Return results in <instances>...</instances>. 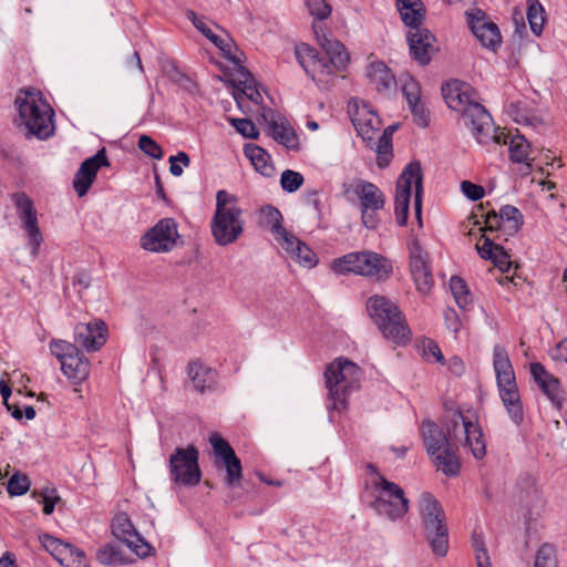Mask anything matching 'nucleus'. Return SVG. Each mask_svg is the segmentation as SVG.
I'll return each instance as SVG.
<instances>
[{"label":"nucleus","instance_id":"nucleus-64","mask_svg":"<svg viewBox=\"0 0 567 567\" xmlns=\"http://www.w3.org/2000/svg\"><path fill=\"white\" fill-rule=\"evenodd\" d=\"M422 192H423V184H422V181H419L417 179V192L416 194H414V209H415V216H416V219L420 224V226H422Z\"/></svg>","mask_w":567,"mask_h":567},{"label":"nucleus","instance_id":"nucleus-62","mask_svg":"<svg viewBox=\"0 0 567 567\" xmlns=\"http://www.w3.org/2000/svg\"><path fill=\"white\" fill-rule=\"evenodd\" d=\"M423 352L426 360L433 359L435 362L444 364V355L436 342L429 340L427 343L424 344Z\"/></svg>","mask_w":567,"mask_h":567},{"label":"nucleus","instance_id":"nucleus-14","mask_svg":"<svg viewBox=\"0 0 567 567\" xmlns=\"http://www.w3.org/2000/svg\"><path fill=\"white\" fill-rule=\"evenodd\" d=\"M245 220L241 208H231L227 212L215 210L212 218V235L219 246L234 244L244 233Z\"/></svg>","mask_w":567,"mask_h":567},{"label":"nucleus","instance_id":"nucleus-16","mask_svg":"<svg viewBox=\"0 0 567 567\" xmlns=\"http://www.w3.org/2000/svg\"><path fill=\"white\" fill-rule=\"evenodd\" d=\"M11 199L21 221V228L27 233L31 254L35 257L39 254L43 238L34 203L25 193L20 192L12 194Z\"/></svg>","mask_w":567,"mask_h":567},{"label":"nucleus","instance_id":"nucleus-19","mask_svg":"<svg viewBox=\"0 0 567 567\" xmlns=\"http://www.w3.org/2000/svg\"><path fill=\"white\" fill-rule=\"evenodd\" d=\"M112 533L138 557L145 558L151 555L152 546L140 535L127 514L120 513L113 518Z\"/></svg>","mask_w":567,"mask_h":567},{"label":"nucleus","instance_id":"nucleus-4","mask_svg":"<svg viewBox=\"0 0 567 567\" xmlns=\"http://www.w3.org/2000/svg\"><path fill=\"white\" fill-rule=\"evenodd\" d=\"M367 310L388 340L404 344L410 340V329L399 307L384 296H372L368 299Z\"/></svg>","mask_w":567,"mask_h":567},{"label":"nucleus","instance_id":"nucleus-29","mask_svg":"<svg viewBox=\"0 0 567 567\" xmlns=\"http://www.w3.org/2000/svg\"><path fill=\"white\" fill-rule=\"evenodd\" d=\"M497 390L508 417L519 426L524 421V409L517 383L498 386Z\"/></svg>","mask_w":567,"mask_h":567},{"label":"nucleus","instance_id":"nucleus-25","mask_svg":"<svg viewBox=\"0 0 567 567\" xmlns=\"http://www.w3.org/2000/svg\"><path fill=\"white\" fill-rule=\"evenodd\" d=\"M411 56L421 65H426L434 51V35L424 28L409 30L406 34Z\"/></svg>","mask_w":567,"mask_h":567},{"label":"nucleus","instance_id":"nucleus-58","mask_svg":"<svg viewBox=\"0 0 567 567\" xmlns=\"http://www.w3.org/2000/svg\"><path fill=\"white\" fill-rule=\"evenodd\" d=\"M239 208L235 196L229 195L226 190L220 189L216 194V209L227 212V209Z\"/></svg>","mask_w":567,"mask_h":567},{"label":"nucleus","instance_id":"nucleus-21","mask_svg":"<svg viewBox=\"0 0 567 567\" xmlns=\"http://www.w3.org/2000/svg\"><path fill=\"white\" fill-rule=\"evenodd\" d=\"M485 224V231L494 233L503 230L507 236L515 235L524 224V217L520 210L512 205H504L499 212H488L482 215Z\"/></svg>","mask_w":567,"mask_h":567},{"label":"nucleus","instance_id":"nucleus-24","mask_svg":"<svg viewBox=\"0 0 567 567\" xmlns=\"http://www.w3.org/2000/svg\"><path fill=\"white\" fill-rule=\"evenodd\" d=\"M107 328L102 320L78 323L74 328L75 343L84 350L97 351L106 342Z\"/></svg>","mask_w":567,"mask_h":567},{"label":"nucleus","instance_id":"nucleus-32","mask_svg":"<svg viewBox=\"0 0 567 567\" xmlns=\"http://www.w3.org/2000/svg\"><path fill=\"white\" fill-rule=\"evenodd\" d=\"M482 237L483 244L476 245V249L481 258L493 261V264L502 271H508L511 267L509 255L501 245L494 243L495 238L486 234Z\"/></svg>","mask_w":567,"mask_h":567},{"label":"nucleus","instance_id":"nucleus-63","mask_svg":"<svg viewBox=\"0 0 567 567\" xmlns=\"http://www.w3.org/2000/svg\"><path fill=\"white\" fill-rule=\"evenodd\" d=\"M474 542H475L477 567H492L489 557L487 555V550H486L483 542H478L476 539H474Z\"/></svg>","mask_w":567,"mask_h":567},{"label":"nucleus","instance_id":"nucleus-30","mask_svg":"<svg viewBox=\"0 0 567 567\" xmlns=\"http://www.w3.org/2000/svg\"><path fill=\"white\" fill-rule=\"evenodd\" d=\"M370 85L379 93L390 92L396 84L395 76L382 61H373L365 73Z\"/></svg>","mask_w":567,"mask_h":567},{"label":"nucleus","instance_id":"nucleus-34","mask_svg":"<svg viewBox=\"0 0 567 567\" xmlns=\"http://www.w3.org/2000/svg\"><path fill=\"white\" fill-rule=\"evenodd\" d=\"M509 158L513 163L523 164V174H529L533 168V158L530 157L532 148L529 142L520 134L511 137L509 141Z\"/></svg>","mask_w":567,"mask_h":567},{"label":"nucleus","instance_id":"nucleus-28","mask_svg":"<svg viewBox=\"0 0 567 567\" xmlns=\"http://www.w3.org/2000/svg\"><path fill=\"white\" fill-rule=\"evenodd\" d=\"M421 434L429 455L437 454L453 445L446 433L433 421H423Z\"/></svg>","mask_w":567,"mask_h":567},{"label":"nucleus","instance_id":"nucleus-11","mask_svg":"<svg viewBox=\"0 0 567 567\" xmlns=\"http://www.w3.org/2000/svg\"><path fill=\"white\" fill-rule=\"evenodd\" d=\"M199 452L194 445L176 447L169 457L171 480L183 486H196L202 478Z\"/></svg>","mask_w":567,"mask_h":567},{"label":"nucleus","instance_id":"nucleus-43","mask_svg":"<svg viewBox=\"0 0 567 567\" xmlns=\"http://www.w3.org/2000/svg\"><path fill=\"white\" fill-rule=\"evenodd\" d=\"M450 289L457 306L465 309L472 302V296L466 282L457 276H453L450 280Z\"/></svg>","mask_w":567,"mask_h":567},{"label":"nucleus","instance_id":"nucleus-49","mask_svg":"<svg viewBox=\"0 0 567 567\" xmlns=\"http://www.w3.org/2000/svg\"><path fill=\"white\" fill-rule=\"evenodd\" d=\"M30 481L24 474L14 473L8 481L7 491L11 496H20L29 491Z\"/></svg>","mask_w":567,"mask_h":567},{"label":"nucleus","instance_id":"nucleus-26","mask_svg":"<svg viewBox=\"0 0 567 567\" xmlns=\"http://www.w3.org/2000/svg\"><path fill=\"white\" fill-rule=\"evenodd\" d=\"M278 244L300 266L313 268L318 264V258L313 250L293 234L290 233Z\"/></svg>","mask_w":567,"mask_h":567},{"label":"nucleus","instance_id":"nucleus-23","mask_svg":"<svg viewBox=\"0 0 567 567\" xmlns=\"http://www.w3.org/2000/svg\"><path fill=\"white\" fill-rule=\"evenodd\" d=\"M529 370L534 382L544 395L555 409L560 410L565 398L559 379L549 373L540 362L530 363Z\"/></svg>","mask_w":567,"mask_h":567},{"label":"nucleus","instance_id":"nucleus-59","mask_svg":"<svg viewBox=\"0 0 567 567\" xmlns=\"http://www.w3.org/2000/svg\"><path fill=\"white\" fill-rule=\"evenodd\" d=\"M243 93L254 103L262 102V96L257 90L255 85V81L250 73L246 74V80L244 81Z\"/></svg>","mask_w":567,"mask_h":567},{"label":"nucleus","instance_id":"nucleus-6","mask_svg":"<svg viewBox=\"0 0 567 567\" xmlns=\"http://www.w3.org/2000/svg\"><path fill=\"white\" fill-rule=\"evenodd\" d=\"M368 468L377 475V478L372 481V485L380 493L370 503L371 508L379 516L391 522L401 519L410 508V502L405 497L403 488L380 475L372 464H369Z\"/></svg>","mask_w":567,"mask_h":567},{"label":"nucleus","instance_id":"nucleus-18","mask_svg":"<svg viewBox=\"0 0 567 567\" xmlns=\"http://www.w3.org/2000/svg\"><path fill=\"white\" fill-rule=\"evenodd\" d=\"M209 443L215 455V466L226 470V485L229 487L235 486L243 476L240 460L230 444L218 433L214 432L209 435Z\"/></svg>","mask_w":567,"mask_h":567},{"label":"nucleus","instance_id":"nucleus-47","mask_svg":"<svg viewBox=\"0 0 567 567\" xmlns=\"http://www.w3.org/2000/svg\"><path fill=\"white\" fill-rule=\"evenodd\" d=\"M32 495L39 497V502L43 504V514L51 515L55 505L61 501L55 488H43L40 492L33 491Z\"/></svg>","mask_w":567,"mask_h":567},{"label":"nucleus","instance_id":"nucleus-46","mask_svg":"<svg viewBox=\"0 0 567 567\" xmlns=\"http://www.w3.org/2000/svg\"><path fill=\"white\" fill-rule=\"evenodd\" d=\"M188 19L193 22L194 27L200 31L208 40H210L216 47H218L220 50L225 51L226 47L228 44L225 43V41L216 35L210 28L206 24L205 21H203L200 18L196 16L194 11L187 12Z\"/></svg>","mask_w":567,"mask_h":567},{"label":"nucleus","instance_id":"nucleus-38","mask_svg":"<svg viewBox=\"0 0 567 567\" xmlns=\"http://www.w3.org/2000/svg\"><path fill=\"white\" fill-rule=\"evenodd\" d=\"M439 471L446 476H456L460 473V462L456 455V446L452 445L437 454L430 455Z\"/></svg>","mask_w":567,"mask_h":567},{"label":"nucleus","instance_id":"nucleus-57","mask_svg":"<svg viewBox=\"0 0 567 567\" xmlns=\"http://www.w3.org/2000/svg\"><path fill=\"white\" fill-rule=\"evenodd\" d=\"M70 551L65 557V563H62L64 567H85V554L81 549L70 544Z\"/></svg>","mask_w":567,"mask_h":567},{"label":"nucleus","instance_id":"nucleus-8","mask_svg":"<svg viewBox=\"0 0 567 567\" xmlns=\"http://www.w3.org/2000/svg\"><path fill=\"white\" fill-rule=\"evenodd\" d=\"M446 435L453 445L461 444L470 447L476 460L486 455V445L482 429L458 410L451 412L446 423Z\"/></svg>","mask_w":567,"mask_h":567},{"label":"nucleus","instance_id":"nucleus-40","mask_svg":"<svg viewBox=\"0 0 567 567\" xmlns=\"http://www.w3.org/2000/svg\"><path fill=\"white\" fill-rule=\"evenodd\" d=\"M270 130L274 140L288 150H297L299 147V140L292 127L274 122L270 125Z\"/></svg>","mask_w":567,"mask_h":567},{"label":"nucleus","instance_id":"nucleus-39","mask_svg":"<svg viewBox=\"0 0 567 567\" xmlns=\"http://www.w3.org/2000/svg\"><path fill=\"white\" fill-rule=\"evenodd\" d=\"M244 153L256 168L264 176H270L274 172V166L269 164V154L260 146L255 144H247L244 147Z\"/></svg>","mask_w":567,"mask_h":567},{"label":"nucleus","instance_id":"nucleus-22","mask_svg":"<svg viewBox=\"0 0 567 567\" xmlns=\"http://www.w3.org/2000/svg\"><path fill=\"white\" fill-rule=\"evenodd\" d=\"M467 22L471 31L480 43L484 48L496 51L502 43V35L497 24L487 21L485 13L480 9L467 13Z\"/></svg>","mask_w":567,"mask_h":567},{"label":"nucleus","instance_id":"nucleus-17","mask_svg":"<svg viewBox=\"0 0 567 567\" xmlns=\"http://www.w3.org/2000/svg\"><path fill=\"white\" fill-rule=\"evenodd\" d=\"M178 237L175 219L163 218L141 237L140 244L147 251L168 252L175 248Z\"/></svg>","mask_w":567,"mask_h":567},{"label":"nucleus","instance_id":"nucleus-27","mask_svg":"<svg viewBox=\"0 0 567 567\" xmlns=\"http://www.w3.org/2000/svg\"><path fill=\"white\" fill-rule=\"evenodd\" d=\"M318 43L324 51L326 56L336 69L340 72L344 71L349 63V54L346 47L338 40L330 39L326 33L319 32L317 27H313Z\"/></svg>","mask_w":567,"mask_h":567},{"label":"nucleus","instance_id":"nucleus-61","mask_svg":"<svg viewBox=\"0 0 567 567\" xmlns=\"http://www.w3.org/2000/svg\"><path fill=\"white\" fill-rule=\"evenodd\" d=\"M93 182L94 179L86 175H81L80 171H78L73 179V187L78 195L82 197L87 193Z\"/></svg>","mask_w":567,"mask_h":567},{"label":"nucleus","instance_id":"nucleus-42","mask_svg":"<svg viewBox=\"0 0 567 567\" xmlns=\"http://www.w3.org/2000/svg\"><path fill=\"white\" fill-rule=\"evenodd\" d=\"M40 542L44 549L49 551L61 565L65 563L68 551H70V543H63L62 540L44 534L40 536Z\"/></svg>","mask_w":567,"mask_h":567},{"label":"nucleus","instance_id":"nucleus-55","mask_svg":"<svg viewBox=\"0 0 567 567\" xmlns=\"http://www.w3.org/2000/svg\"><path fill=\"white\" fill-rule=\"evenodd\" d=\"M230 124L247 138H257L259 135L255 123L249 118H229Z\"/></svg>","mask_w":567,"mask_h":567},{"label":"nucleus","instance_id":"nucleus-35","mask_svg":"<svg viewBox=\"0 0 567 567\" xmlns=\"http://www.w3.org/2000/svg\"><path fill=\"white\" fill-rule=\"evenodd\" d=\"M398 127L399 124L389 125L375 140L373 151L377 153V165L379 168L388 167L393 157L392 136Z\"/></svg>","mask_w":567,"mask_h":567},{"label":"nucleus","instance_id":"nucleus-60","mask_svg":"<svg viewBox=\"0 0 567 567\" xmlns=\"http://www.w3.org/2000/svg\"><path fill=\"white\" fill-rule=\"evenodd\" d=\"M461 189L463 194L471 200H478L485 194V190L481 185H476L470 181L462 182Z\"/></svg>","mask_w":567,"mask_h":567},{"label":"nucleus","instance_id":"nucleus-51","mask_svg":"<svg viewBox=\"0 0 567 567\" xmlns=\"http://www.w3.org/2000/svg\"><path fill=\"white\" fill-rule=\"evenodd\" d=\"M402 93L408 104L421 100V89L419 83L410 75L400 79Z\"/></svg>","mask_w":567,"mask_h":567},{"label":"nucleus","instance_id":"nucleus-54","mask_svg":"<svg viewBox=\"0 0 567 567\" xmlns=\"http://www.w3.org/2000/svg\"><path fill=\"white\" fill-rule=\"evenodd\" d=\"M409 107L415 124L422 128L427 127L430 124V111L425 104L419 100L416 102L409 103Z\"/></svg>","mask_w":567,"mask_h":567},{"label":"nucleus","instance_id":"nucleus-33","mask_svg":"<svg viewBox=\"0 0 567 567\" xmlns=\"http://www.w3.org/2000/svg\"><path fill=\"white\" fill-rule=\"evenodd\" d=\"M395 4L401 20L410 30L421 28L425 17V8L421 0H396Z\"/></svg>","mask_w":567,"mask_h":567},{"label":"nucleus","instance_id":"nucleus-37","mask_svg":"<svg viewBox=\"0 0 567 567\" xmlns=\"http://www.w3.org/2000/svg\"><path fill=\"white\" fill-rule=\"evenodd\" d=\"M189 377L194 388L199 392H204L215 388L217 372L199 363H192L189 365Z\"/></svg>","mask_w":567,"mask_h":567},{"label":"nucleus","instance_id":"nucleus-13","mask_svg":"<svg viewBox=\"0 0 567 567\" xmlns=\"http://www.w3.org/2000/svg\"><path fill=\"white\" fill-rule=\"evenodd\" d=\"M354 193L360 202L362 224L369 229H375L380 223V212L385 205L383 192L371 182L358 181Z\"/></svg>","mask_w":567,"mask_h":567},{"label":"nucleus","instance_id":"nucleus-36","mask_svg":"<svg viewBox=\"0 0 567 567\" xmlns=\"http://www.w3.org/2000/svg\"><path fill=\"white\" fill-rule=\"evenodd\" d=\"M260 223L271 231L277 243L290 234L282 225V214L275 206L267 205L260 209Z\"/></svg>","mask_w":567,"mask_h":567},{"label":"nucleus","instance_id":"nucleus-12","mask_svg":"<svg viewBox=\"0 0 567 567\" xmlns=\"http://www.w3.org/2000/svg\"><path fill=\"white\" fill-rule=\"evenodd\" d=\"M348 113L359 136L371 150H374L377 135L381 130V118L364 101L353 99L348 106Z\"/></svg>","mask_w":567,"mask_h":567},{"label":"nucleus","instance_id":"nucleus-41","mask_svg":"<svg viewBox=\"0 0 567 567\" xmlns=\"http://www.w3.org/2000/svg\"><path fill=\"white\" fill-rule=\"evenodd\" d=\"M110 166V162L106 155L105 147H102L96 152L95 155L86 158L80 166L79 171L81 175H86L92 179H95L97 171L101 167Z\"/></svg>","mask_w":567,"mask_h":567},{"label":"nucleus","instance_id":"nucleus-10","mask_svg":"<svg viewBox=\"0 0 567 567\" xmlns=\"http://www.w3.org/2000/svg\"><path fill=\"white\" fill-rule=\"evenodd\" d=\"M295 54L301 68L319 89L328 90L333 85L340 71L326 56L306 43L296 45Z\"/></svg>","mask_w":567,"mask_h":567},{"label":"nucleus","instance_id":"nucleus-52","mask_svg":"<svg viewBox=\"0 0 567 567\" xmlns=\"http://www.w3.org/2000/svg\"><path fill=\"white\" fill-rule=\"evenodd\" d=\"M137 145L143 153L154 159H162L164 156L162 147L148 135L140 136Z\"/></svg>","mask_w":567,"mask_h":567},{"label":"nucleus","instance_id":"nucleus-45","mask_svg":"<svg viewBox=\"0 0 567 567\" xmlns=\"http://www.w3.org/2000/svg\"><path fill=\"white\" fill-rule=\"evenodd\" d=\"M534 567H557L556 549L553 545L545 543L538 548Z\"/></svg>","mask_w":567,"mask_h":567},{"label":"nucleus","instance_id":"nucleus-3","mask_svg":"<svg viewBox=\"0 0 567 567\" xmlns=\"http://www.w3.org/2000/svg\"><path fill=\"white\" fill-rule=\"evenodd\" d=\"M361 375V369L348 359H336L327 367L324 379L330 409L342 411L347 408L348 395L359 388Z\"/></svg>","mask_w":567,"mask_h":567},{"label":"nucleus","instance_id":"nucleus-1","mask_svg":"<svg viewBox=\"0 0 567 567\" xmlns=\"http://www.w3.org/2000/svg\"><path fill=\"white\" fill-rule=\"evenodd\" d=\"M442 95L451 110L461 113L464 125L478 144L507 143L504 133L496 134L492 115L477 102L476 92L471 84L452 80L442 85Z\"/></svg>","mask_w":567,"mask_h":567},{"label":"nucleus","instance_id":"nucleus-15","mask_svg":"<svg viewBox=\"0 0 567 567\" xmlns=\"http://www.w3.org/2000/svg\"><path fill=\"white\" fill-rule=\"evenodd\" d=\"M417 178L423 182L421 165L419 162H411L404 167L396 182L394 213L400 226L406 224L412 186L416 193Z\"/></svg>","mask_w":567,"mask_h":567},{"label":"nucleus","instance_id":"nucleus-48","mask_svg":"<svg viewBox=\"0 0 567 567\" xmlns=\"http://www.w3.org/2000/svg\"><path fill=\"white\" fill-rule=\"evenodd\" d=\"M303 176L299 172L286 169L281 173L280 185L287 193H293L298 190L303 184Z\"/></svg>","mask_w":567,"mask_h":567},{"label":"nucleus","instance_id":"nucleus-50","mask_svg":"<svg viewBox=\"0 0 567 567\" xmlns=\"http://www.w3.org/2000/svg\"><path fill=\"white\" fill-rule=\"evenodd\" d=\"M96 559L103 565L123 564L121 551L111 544H106L97 550Z\"/></svg>","mask_w":567,"mask_h":567},{"label":"nucleus","instance_id":"nucleus-9","mask_svg":"<svg viewBox=\"0 0 567 567\" xmlns=\"http://www.w3.org/2000/svg\"><path fill=\"white\" fill-rule=\"evenodd\" d=\"M49 349L61 363V370L69 380L80 384L87 379L91 363L76 344L61 339H52Z\"/></svg>","mask_w":567,"mask_h":567},{"label":"nucleus","instance_id":"nucleus-5","mask_svg":"<svg viewBox=\"0 0 567 567\" xmlns=\"http://www.w3.org/2000/svg\"><path fill=\"white\" fill-rule=\"evenodd\" d=\"M419 513L433 553L441 557L445 556L449 549V534L445 513L440 502L431 493H422L419 499Z\"/></svg>","mask_w":567,"mask_h":567},{"label":"nucleus","instance_id":"nucleus-31","mask_svg":"<svg viewBox=\"0 0 567 567\" xmlns=\"http://www.w3.org/2000/svg\"><path fill=\"white\" fill-rule=\"evenodd\" d=\"M493 368L497 388L516 383L515 372L508 352L501 344H496L493 349Z\"/></svg>","mask_w":567,"mask_h":567},{"label":"nucleus","instance_id":"nucleus-2","mask_svg":"<svg viewBox=\"0 0 567 567\" xmlns=\"http://www.w3.org/2000/svg\"><path fill=\"white\" fill-rule=\"evenodd\" d=\"M16 106L30 135L47 140L54 134V111L40 90L29 87L18 92Z\"/></svg>","mask_w":567,"mask_h":567},{"label":"nucleus","instance_id":"nucleus-20","mask_svg":"<svg viewBox=\"0 0 567 567\" xmlns=\"http://www.w3.org/2000/svg\"><path fill=\"white\" fill-rule=\"evenodd\" d=\"M409 254L411 275L416 289L420 292L426 293L432 287L433 277L430 268L429 255L422 248L417 238H411L409 243Z\"/></svg>","mask_w":567,"mask_h":567},{"label":"nucleus","instance_id":"nucleus-56","mask_svg":"<svg viewBox=\"0 0 567 567\" xmlns=\"http://www.w3.org/2000/svg\"><path fill=\"white\" fill-rule=\"evenodd\" d=\"M171 164L169 172L173 176H181L183 174V166L188 167L190 164V158L187 153L181 151L176 155H172L168 158Z\"/></svg>","mask_w":567,"mask_h":567},{"label":"nucleus","instance_id":"nucleus-44","mask_svg":"<svg viewBox=\"0 0 567 567\" xmlns=\"http://www.w3.org/2000/svg\"><path fill=\"white\" fill-rule=\"evenodd\" d=\"M527 20L533 33L540 35L545 18L544 8L538 0H528Z\"/></svg>","mask_w":567,"mask_h":567},{"label":"nucleus","instance_id":"nucleus-7","mask_svg":"<svg viewBox=\"0 0 567 567\" xmlns=\"http://www.w3.org/2000/svg\"><path fill=\"white\" fill-rule=\"evenodd\" d=\"M331 268L336 274H354L365 277L384 278L390 272L386 260L377 252L363 250L349 252L334 259Z\"/></svg>","mask_w":567,"mask_h":567},{"label":"nucleus","instance_id":"nucleus-53","mask_svg":"<svg viewBox=\"0 0 567 567\" xmlns=\"http://www.w3.org/2000/svg\"><path fill=\"white\" fill-rule=\"evenodd\" d=\"M309 14L322 21L330 17L332 8L326 0H306Z\"/></svg>","mask_w":567,"mask_h":567}]
</instances>
